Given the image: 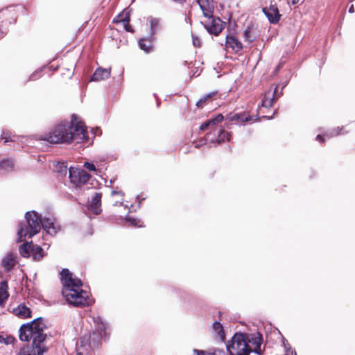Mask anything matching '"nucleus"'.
Returning <instances> with one entry per match:
<instances>
[{
    "mask_svg": "<svg viewBox=\"0 0 355 355\" xmlns=\"http://www.w3.org/2000/svg\"><path fill=\"white\" fill-rule=\"evenodd\" d=\"M1 139L4 140V142L15 141V135H13L9 130H3L1 133Z\"/></svg>",
    "mask_w": 355,
    "mask_h": 355,
    "instance_id": "nucleus-27",
    "label": "nucleus"
},
{
    "mask_svg": "<svg viewBox=\"0 0 355 355\" xmlns=\"http://www.w3.org/2000/svg\"><path fill=\"white\" fill-rule=\"evenodd\" d=\"M226 46L232 49L235 52L240 51L243 48L241 42L235 37L231 35L226 37Z\"/></svg>",
    "mask_w": 355,
    "mask_h": 355,
    "instance_id": "nucleus-14",
    "label": "nucleus"
},
{
    "mask_svg": "<svg viewBox=\"0 0 355 355\" xmlns=\"http://www.w3.org/2000/svg\"><path fill=\"white\" fill-rule=\"evenodd\" d=\"M19 252L24 257H28L31 254L29 246L27 243H24L19 246Z\"/></svg>",
    "mask_w": 355,
    "mask_h": 355,
    "instance_id": "nucleus-29",
    "label": "nucleus"
},
{
    "mask_svg": "<svg viewBox=\"0 0 355 355\" xmlns=\"http://www.w3.org/2000/svg\"><path fill=\"white\" fill-rule=\"evenodd\" d=\"M230 134L228 132L221 130L219 132L218 137V143H220L223 141H225V139L229 140L230 139Z\"/></svg>",
    "mask_w": 355,
    "mask_h": 355,
    "instance_id": "nucleus-30",
    "label": "nucleus"
},
{
    "mask_svg": "<svg viewBox=\"0 0 355 355\" xmlns=\"http://www.w3.org/2000/svg\"><path fill=\"white\" fill-rule=\"evenodd\" d=\"M69 178L72 184L80 187L87 182L90 175L83 169L70 167L69 169Z\"/></svg>",
    "mask_w": 355,
    "mask_h": 355,
    "instance_id": "nucleus-7",
    "label": "nucleus"
},
{
    "mask_svg": "<svg viewBox=\"0 0 355 355\" xmlns=\"http://www.w3.org/2000/svg\"><path fill=\"white\" fill-rule=\"evenodd\" d=\"M33 258L35 261H40L43 257L42 249L40 246L35 245L32 248Z\"/></svg>",
    "mask_w": 355,
    "mask_h": 355,
    "instance_id": "nucleus-25",
    "label": "nucleus"
},
{
    "mask_svg": "<svg viewBox=\"0 0 355 355\" xmlns=\"http://www.w3.org/2000/svg\"><path fill=\"white\" fill-rule=\"evenodd\" d=\"M277 91V87H276L274 89H270L265 92L261 103L263 107H270L274 104L275 102L277 101L279 96L276 95Z\"/></svg>",
    "mask_w": 355,
    "mask_h": 355,
    "instance_id": "nucleus-10",
    "label": "nucleus"
},
{
    "mask_svg": "<svg viewBox=\"0 0 355 355\" xmlns=\"http://www.w3.org/2000/svg\"><path fill=\"white\" fill-rule=\"evenodd\" d=\"M316 140L318 141L319 142L322 143L324 141V138L322 136L318 135L317 137H316Z\"/></svg>",
    "mask_w": 355,
    "mask_h": 355,
    "instance_id": "nucleus-40",
    "label": "nucleus"
},
{
    "mask_svg": "<svg viewBox=\"0 0 355 355\" xmlns=\"http://www.w3.org/2000/svg\"><path fill=\"white\" fill-rule=\"evenodd\" d=\"M243 37L246 42H252L254 41L257 37L256 30L250 26H248L243 33Z\"/></svg>",
    "mask_w": 355,
    "mask_h": 355,
    "instance_id": "nucleus-19",
    "label": "nucleus"
},
{
    "mask_svg": "<svg viewBox=\"0 0 355 355\" xmlns=\"http://www.w3.org/2000/svg\"><path fill=\"white\" fill-rule=\"evenodd\" d=\"M205 17H209L214 12V6L213 0H197Z\"/></svg>",
    "mask_w": 355,
    "mask_h": 355,
    "instance_id": "nucleus-11",
    "label": "nucleus"
},
{
    "mask_svg": "<svg viewBox=\"0 0 355 355\" xmlns=\"http://www.w3.org/2000/svg\"><path fill=\"white\" fill-rule=\"evenodd\" d=\"M28 226L20 225L17 232L19 240L22 241L23 237L28 236L32 237L37 234L42 227V218L37 212L28 211L25 215Z\"/></svg>",
    "mask_w": 355,
    "mask_h": 355,
    "instance_id": "nucleus-4",
    "label": "nucleus"
},
{
    "mask_svg": "<svg viewBox=\"0 0 355 355\" xmlns=\"http://www.w3.org/2000/svg\"><path fill=\"white\" fill-rule=\"evenodd\" d=\"M299 0H292L293 4H295L298 2Z\"/></svg>",
    "mask_w": 355,
    "mask_h": 355,
    "instance_id": "nucleus-45",
    "label": "nucleus"
},
{
    "mask_svg": "<svg viewBox=\"0 0 355 355\" xmlns=\"http://www.w3.org/2000/svg\"><path fill=\"white\" fill-rule=\"evenodd\" d=\"M101 198L102 194L101 193H96L89 205L88 209L94 214H99L101 211Z\"/></svg>",
    "mask_w": 355,
    "mask_h": 355,
    "instance_id": "nucleus-12",
    "label": "nucleus"
},
{
    "mask_svg": "<svg viewBox=\"0 0 355 355\" xmlns=\"http://www.w3.org/2000/svg\"><path fill=\"white\" fill-rule=\"evenodd\" d=\"M6 282H2L0 285V306H3L5 301L8 298L9 294L7 291Z\"/></svg>",
    "mask_w": 355,
    "mask_h": 355,
    "instance_id": "nucleus-21",
    "label": "nucleus"
},
{
    "mask_svg": "<svg viewBox=\"0 0 355 355\" xmlns=\"http://www.w3.org/2000/svg\"><path fill=\"white\" fill-rule=\"evenodd\" d=\"M128 220L130 222L131 225H132L133 226H136V225H137L138 220H137V219L130 218L128 219Z\"/></svg>",
    "mask_w": 355,
    "mask_h": 355,
    "instance_id": "nucleus-38",
    "label": "nucleus"
},
{
    "mask_svg": "<svg viewBox=\"0 0 355 355\" xmlns=\"http://www.w3.org/2000/svg\"><path fill=\"white\" fill-rule=\"evenodd\" d=\"M212 122H213V121H211V119H210V120L207 121L206 122L203 123L200 125V129L201 130H207V129L210 125H213Z\"/></svg>",
    "mask_w": 355,
    "mask_h": 355,
    "instance_id": "nucleus-34",
    "label": "nucleus"
},
{
    "mask_svg": "<svg viewBox=\"0 0 355 355\" xmlns=\"http://www.w3.org/2000/svg\"><path fill=\"white\" fill-rule=\"evenodd\" d=\"M16 264V261L14 255L12 253H8L2 259L1 266L4 268L5 270H10Z\"/></svg>",
    "mask_w": 355,
    "mask_h": 355,
    "instance_id": "nucleus-16",
    "label": "nucleus"
},
{
    "mask_svg": "<svg viewBox=\"0 0 355 355\" xmlns=\"http://www.w3.org/2000/svg\"><path fill=\"white\" fill-rule=\"evenodd\" d=\"M45 328L46 325L41 318L21 326L19 330V339L26 342L32 340V344L23 347L19 355H43L46 352L47 348L44 343L46 338L44 332Z\"/></svg>",
    "mask_w": 355,
    "mask_h": 355,
    "instance_id": "nucleus-1",
    "label": "nucleus"
},
{
    "mask_svg": "<svg viewBox=\"0 0 355 355\" xmlns=\"http://www.w3.org/2000/svg\"><path fill=\"white\" fill-rule=\"evenodd\" d=\"M148 21L150 27V33L152 35L156 33L159 28V19L154 17H149Z\"/></svg>",
    "mask_w": 355,
    "mask_h": 355,
    "instance_id": "nucleus-26",
    "label": "nucleus"
},
{
    "mask_svg": "<svg viewBox=\"0 0 355 355\" xmlns=\"http://www.w3.org/2000/svg\"><path fill=\"white\" fill-rule=\"evenodd\" d=\"M193 352L197 355H225V352L223 349H219L209 352L195 349Z\"/></svg>",
    "mask_w": 355,
    "mask_h": 355,
    "instance_id": "nucleus-23",
    "label": "nucleus"
},
{
    "mask_svg": "<svg viewBox=\"0 0 355 355\" xmlns=\"http://www.w3.org/2000/svg\"><path fill=\"white\" fill-rule=\"evenodd\" d=\"M231 121L247 122L251 120V117L246 112L234 114L229 117Z\"/></svg>",
    "mask_w": 355,
    "mask_h": 355,
    "instance_id": "nucleus-20",
    "label": "nucleus"
},
{
    "mask_svg": "<svg viewBox=\"0 0 355 355\" xmlns=\"http://www.w3.org/2000/svg\"><path fill=\"white\" fill-rule=\"evenodd\" d=\"M223 119V116L221 114H218L216 117H215L213 119H211L213 125H216V123L221 122Z\"/></svg>",
    "mask_w": 355,
    "mask_h": 355,
    "instance_id": "nucleus-37",
    "label": "nucleus"
},
{
    "mask_svg": "<svg viewBox=\"0 0 355 355\" xmlns=\"http://www.w3.org/2000/svg\"><path fill=\"white\" fill-rule=\"evenodd\" d=\"M139 47L146 53H149L152 49V41L145 38L140 39L139 41Z\"/></svg>",
    "mask_w": 355,
    "mask_h": 355,
    "instance_id": "nucleus-24",
    "label": "nucleus"
},
{
    "mask_svg": "<svg viewBox=\"0 0 355 355\" xmlns=\"http://www.w3.org/2000/svg\"><path fill=\"white\" fill-rule=\"evenodd\" d=\"M255 343L257 344V347L253 350L254 352L256 354H258L259 355L262 354V352L261 350V342L260 341H255Z\"/></svg>",
    "mask_w": 355,
    "mask_h": 355,
    "instance_id": "nucleus-36",
    "label": "nucleus"
},
{
    "mask_svg": "<svg viewBox=\"0 0 355 355\" xmlns=\"http://www.w3.org/2000/svg\"><path fill=\"white\" fill-rule=\"evenodd\" d=\"M76 355H83L80 352H78Z\"/></svg>",
    "mask_w": 355,
    "mask_h": 355,
    "instance_id": "nucleus-46",
    "label": "nucleus"
},
{
    "mask_svg": "<svg viewBox=\"0 0 355 355\" xmlns=\"http://www.w3.org/2000/svg\"><path fill=\"white\" fill-rule=\"evenodd\" d=\"M86 139L87 130L83 123L73 119L71 122L58 124L44 139L51 144H60L72 141L80 143Z\"/></svg>",
    "mask_w": 355,
    "mask_h": 355,
    "instance_id": "nucleus-3",
    "label": "nucleus"
},
{
    "mask_svg": "<svg viewBox=\"0 0 355 355\" xmlns=\"http://www.w3.org/2000/svg\"><path fill=\"white\" fill-rule=\"evenodd\" d=\"M173 1L180 4H183L186 1V0H173Z\"/></svg>",
    "mask_w": 355,
    "mask_h": 355,
    "instance_id": "nucleus-41",
    "label": "nucleus"
},
{
    "mask_svg": "<svg viewBox=\"0 0 355 355\" xmlns=\"http://www.w3.org/2000/svg\"><path fill=\"white\" fill-rule=\"evenodd\" d=\"M37 75V73H33L31 77H30V80H35V76H36Z\"/></svg>",
    "mask_w": 355,
    "mask_h": 355,
    "instance_id": "nucleus-43",
    "label": "nucleus"
},
{
    "mask_svg": "<svg viewBox=\"0 0 355 355\" xmlns=\"http://www.w3.org/2000/svg\"><path fill=\"white\" fill-rule=\"evenodd\" d=\"M206 17L207 18V21L201 22V24L209 33L218 35L223 30L222 21L219 18L213 17V14L211 16Z\"/></svg>",
    "mask_w": 355,
    "mask_h": 355,
    "instance_id": "nucleus-8",
    "label": "nucleus"
},
{
    "mask_svg": "<svg viewBox=\"0 0 355 355\" xmlns=\"http://www.w3.org/2000/svg\"><path fill=\"white\" fill-rule=\"evenodd\" d=\"M61 280L63 284L62 295L67 302L74 306H89L92 300L87 293L81 289L82 282L79 278L74 277L67 268L61 272Z\"/></svg>",
    "mask_w": 355,
    "mask_h": 355,
    "instance_id": "nucleus-2",
    "label": "nucleus"
},
{
    "mask_svg": "<svg viewBox=\"0 0 355 355\" xmlns=\"http://www.w3.org/2000/svg\"><path fill=\"white\" fill-rule=\"evenodd\" d=\"M116 22H122L123 24L124 28L128 32H133L131 26L129 24L130 21V16L126 13L119 15L116 19L114 20Z\"/></svg>",
    "mask_w": 355,
    "mask_h": 355,
    "instance_id": "nucleus-18",
    "label": "nucleus"
},
{
    "mask_svg": "<svg viewBox=\"0 0 355 355\" xmlns=\"http://www.w3.org/2000/svg\"><path fill=\"white\" fill-rule=\"evenodd\" d=\"M13 313L19 318H26L31 317V312L29 308L24 304H20L17 308L14 309Z\"/></svg>",
    "mask_w": 355,
    "mask_h": 355,
    "instance_id": "nucleus-17",
    "label": "nucleus"
},
{
    "mask_svg": "<svg viewBox=\"0 0 355 355\" xmlns=\"http://www.w3.org/2000/svg\"><path fill=\"white\" fill-rule=\"evenodd\" d=\"M93 321L97 332L94 331L92 336H89V345L90 346L92 345L94 346L96 343L106 336L107 324L103 322L102 318L100 316L93 317Z\"/></svg>",
    "mask_w": 355,
    "mask_h": 355,
    "instance_id": "nucleus-6",
    "label": "nucleus"
},
{
    "mask_svg": "<svg viewBox=\"0 0 355 355\" xmlns=\"http://www.w3.org/2000/svg\"><path fill=\"white\" fill-rule=\"evenodd\" d=\"M212 328L214 332L217 334L220 340L223 342L225 339V335L222 324L219 322H215L212 325Z\"/></svg>",
    "mask_w": 355,
    "mask_h": 355,
    "instance_id": "nucleus-22",
    "label": "nucleus"
},
{
    "mask_svg": "<svg viewBox=\"0 0 355 355\" xmlns=\"http://www.w3.org/2000/svg\"><path fill=\"white\" fill-rule=\"evenodd\" d=\"M58 172L61 175H66L68 171L67 166H65L63 163L62 164H58L56 166Z\"/></svg>",
    "mask_w": 355,
    "mask_h": 355,
    "instance_id": "nucleus-33",
    "label": "nucleus"
},
{
    "mask_svg": "<svg viewBox=\"0 0 355 355\" xmlns=\"http://www.w3.org/2000/svg\"><path fill=\"white\" fill-rule=\"evenodd\" d=\"M84 166L90 171H96V166L94 164L86 162Z\"/></svg>",
    "mask_w": 355,
    "mask_h": 355,
    "instance_id": "nucleus-35",
    "label": "nucleus"
},
{
    "mask_svg": "<svg viewBox=\"0 0 355 355\" xmlns=\"http://www.w3.org/2000/svg\"><path fill=\"white\" fill-rule=\"evenodd\" d=\"M193 43L195 46H200V40L197 37H193Z\"/></svg>",
    "mask_w": 355,
    "mask_h": 355,
    "instance_id": "nucleus-39",
    "label": "nucleus"
},
{
    "mask_svg": "<svg viewBox=\"0 0 355 355\" xmlns=\"http://www.w3.org/2000/svg\"><path fill=\"white\" fill-rule=\"evenodd\" d=\"M214 94V93H211V94H209L205 96H203L202 98H200L197 102H196V106L198 107H203L204 105V103L207 101H209L211 97Z\"/></svg>",
    "mask_w": 355,
    "mask_h": 355,
    "instance_id": "nucleus-31",
    "label": "nucleus"
},
{
    "mask_svg": "<svg viewBox=\"0 0 355 355\" xmlns=\"http://www.w3.org/2000/svg\"><path fill=\"white\" fill-rule=\"evenodd\" d=\"M262 10L270 23L277 24L279 21L281 15L275 2L271 1L270 6L263 8Z\"/></svg>",
    "mask_w": 355,
    "mask_h": 355,
    "instance_id": "nucleus-9",
    "label": "nucleus"
},
{
    "mask_svg": "<svg viewBox=\"0 0 355 355\" xmlns=\"http://www.w3.org/2000/svg\"><path fill=\"white\" fill-rule=\"evenodd\" d=\"M248 341L246 334L236 333L227 344V351L230 355H248L252 351L248 345Z\"/></svg>",
    "mask_w": 355,
    "mask_h": 355,
    "instance_id": "nucleus-5",
    "label": "nucleus"
},
{
    "mask_svg": "<svg viewBox=\"0 0 355 355\" xmlns=\"http://www.w3.org/2000/svg\"><path fill=\"white\" fill-rule=\"evenodd\" d=\"M121 193V192H117V191H112V196H114V195H115V194Z\"/></svg>",
    "mask_w": 355,
    "mask_h": 355,
    "instance_id": "nucleus-44",
    "label": "nucleus"
},
{
    "mask_svg": "<svg viewBox=\"0 0 355 355\" xmlns=\"http://www.w3.org/2000/svg\"><path fill=\"white\" fill-rule=\"evenodd\" d=\"M110 76V71L106 69L98 68L93 76H92V80L100 81L109 78Z\"/></svg>",
    "mask_w": 355,
    "mask_h": 355,
    "instance_id": "nucleus-15",
    "label": "nucleus"
},
{
    "mask_svg": "<svg viewBox=\"0 0 355 355\" xmlns=\"http://www.w3.org/2000/svg\"><path fill=\"white\" fill-rule=\"evenodd\" d=\"M54 221L55 219L53 217L42 218V227L51 235L55 234L57 232Z\"/></svg>",
    "mask_w": 355,
    "mask_h": 355,
    "instance_id": "nucleus-13",
    "label": "nucleus"
},
{
    "mask_svg": "<svg viewBox=\"0 0 355 355\" xmlns=\"http://www.w3.org/2000/svg\"><path fill=\"white\" fill-rule=\"evenodd\" d=\"M15 340V338L12 336H7L6 337H3L0 335V343H3L6 345L11 344Z\"/></svg>",
    "mask_w": 355,
    "mask_h": 355,
    "instance_id": "nucleus-32",
    "label": "nucleus"
},
{
    "mask_svg": "<svg viewBox=\"0 0 355 355\" xmlns=\"http://www.w3.org/2000/svg\"><path fill=\"white\" fill-rule=\"evenodd\" d=\"M349 12L350 13H353L354 12V6H351L350 8H349Z\"/></svg>",
    "mask_w": 355,
    "mask_h": 355,
    "instance_id": "nucleus-42",
    "label": "nucleus"
},
{
    "mask_svg": "<svg viewBox=\"0 0 355 355\" xmlns=\"http://www.w3.org/2000/svg\"><path fill=\"white\" fill-rule=\"evenodd\" d=\"M14 162L11 159H4L0 163V167L5 171H10L13 168Z\"/></svg>",
    "mask_w": 355,
    "mask_h": 355,
    "instance_id": "nucleus-28",
    "label": "nucleus"
}]
</instances>
